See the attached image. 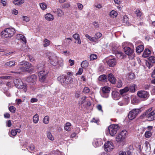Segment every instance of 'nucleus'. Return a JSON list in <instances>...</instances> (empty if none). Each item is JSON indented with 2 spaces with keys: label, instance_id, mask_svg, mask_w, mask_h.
Wrapping results in <instances>:
<instances>
[{
  "label": "nucleus",
  "instance_id": "f257e3e1",
  "mask_svg": "<svg viewBox=\"0 0 155 155\" xmlns=\"http://www.w3.org/2000/svg\"><path fill=\"white\" fill-rule=\"evenodd\" d=\"M58 80L63 86H66L68 84H73L75 81L73 77L61 75L58 78Z\"/></svg>",
  "mask_w": 155,
  "mask_h": 155
},
{
  "label": "nucleus",
  "instance_id": "f03ea898",
  "mask_svg": "<svg viewBox=\"0 0 155 155\" xmlns=\"http://www.w3.org/2000/svg\"><path fill=\"white\" fill-rule=\"evenodd\" d=\"M19 68L20 70L23 72H30L34 69L31 66V64L27 62H20L19 64Z\"/></svg>",
  "mask_w": 155,
  "mask_h": 155
},
{
  "label": "nucleus",
  "instance_id": "7ed1b4c3",
  "mask_svg": "<svg viewBox=\"0 0 155 155\" xmlns=\"http://www.w3.org/2000/svg\"><path fill=\"white\" fill-rule=\"evenodd\" d=\"M155 110H153L152 108L150 107L147 110L141 117H145L148 121L155 120Z\"/></svg>",
  "mask_w": 155,
  "mask_h": 155
},
{
  "label": "nucleus",
  "instance_id": "20e7f679",
  "mask_svg": "<svg viewBox=\"0 0 155 155\" xmlns=\"http://www.w3.org/2000/svg\"><path fill=\"white\" fill-rule=\"evenodd\" d=\"M15 32V30L14 28H5L1 32L2 37L4 38H11L12 37Z\"/></svg>",
  "mask_w": 155,
  "mask_h": 155
},
{
  "label": "nucleus",
  "instance_id": "39448f33",
  "mask_svg": "<svg viewBox=\"0 0 155 155\" xmlns=\"http://www.w3.org/2000/svg\"><path fill=\"white\" fill-rule=\"evenodd\" d=\"M14 82L16 87L18 88L23 89L25 92L27 91V85L23 83L21 80L19 78H16L14 79Z\"/></svg>",
  "mask_w": 155,
  "mask_h": 155
},
{
  "label": "nucleus",
  "instance_id": "423d86ee",
  "mask_svg": "<svg viewBox=\"0 0 155 155\" xmlns=\"http://www.w3.org/2000/svg\"><path fill=\"white\" fill-rule=\"evenodd\" d=\"M47 56L49 59V62L51 64L54 66L57 65L58 58L55 54L51 52H49L47 54Z\"/></svg>",
  "mask_w": 155,
  "mask_h": 155
},
{
  "label": "nucleus",
  "instance_id": "0eeeda50",
  "mask_svg": "<svg viewBox=\"0 0 155 155\" xmlns=\"http://www.w3.org/2000/svg\"><path fill=\"white\" fill-rule=\"evenodd\" d=\"M127 135V132L126 130H122L116 136V141L119 143L123 142Z\"/></svg>",
  "mask_w": 155,
  "mask_h": 155
},
{
  "label": "nucleus",
  "instance_id": "6e6552de",
  "mask_svg": "<svg viewBox=\"0 0 155 155\" xmlns=\"http://www.w3.org/2000/svg\"><path fill=\"white\" fill-rule=\"evenodd\" d=\"M119 128L117 124H113L109 126L108 129L110 135L112 136H114L117 133Z\"/></svg>",
  "mask_w": 155,
  "mask_h": 155
},
{
  "label": "nucleus",
  "instance_id": "1a4fd4ad",
  "mask_svg": "<svg viewBox=\"0 0 155 155\" xmlns=\"http://www.w3.org/2000/svg\"><path fill=\"white\" fill-rule=\"evenodd\" d=\"M140 111L139 109H134L131 110L128 114V117L129 119L132 120L135 118Z\"/></svg>",
  "mask_w": 155,
  "mask_h": 155
},
{
  "label": "nucleus",
  "instance_id": "9d476101",
  "mask_svg": "<svg viewBox=\"0 0 155 155\" xmlns=\"http://www.w3.org/2000/svg\"><path fill=\"white\" fill-rule=\"evenodd\" d=\"M124 51L125 54L129 56H130V58L132 59L134 57V50L132 48H131L127 46H125L124 48Z\"/></svg>",
  "mask_w": 155,
  "mask_h": 155
},
{
  "label": "nucleus",
  "instance_id": "9b49d317",
  "mask_svg": "<svg viewBox=\"0 0 155 155\" xmlns=\"http://www.w3.org/2000/svg\"><path fill=\"white\" fill-rule=\"evenodd\" d=\"M137 94L138 96L141 98L147 99L149 96V94L148 92L146 91L143 90H141L137 92Z\"/></svg>",
  "mask_w": 155,
  "mask_h": 155
},
{
  "label": "nucleus",
  "instance_id": "f8f14e48",
  "mask_svg": "<svg viewBox=\"0 0 155 155\" xmlns=\"http://www.w3.org/2000/svg\"><path fill=\"white\" fill-rule=\"evenodd\" d=\"M114 148L113 143L110 141H107L104 144V150L106 151L110 152Z\"/></svg>",
  "mask_w": 155,
  "mask_h": 155
},
{
  "label": "nucleus",
  "instance_id": "ddd939ff",
  "mask_svg": "<svg viewBox=\"0 0 155 155\" xmlns=\"http://www.w3.org/2000/svg\"><path fill=\"white\" fill-rule=\"evenodd\" d=\"M110 91V88L109 87H104L102 89L101 96L104 98H107L108 97V94Z\"/></svg>",
  "mask_w": 155,
  "mask_h": 155
},
{
  "label": "nucleus",
  "instance_id": "4468645a",
  "mask_svg": "<svg viewBox=\"0 0 155 155\" xmlns=\"http://www.w3.org/2000/svg\"><path fill=\"white\" fill-rule=\"evenodd\" d=\"M47 74V72L45 71H41L38 73V76L40 82H43L45 81Z\"/></svg>",
  "mask_w": 155,
  "mask_h": 155
},
{
  "label": "nucleus",
  "instance_id": "2eb2a0df",
  "mask_svg": "<svg viewBox=\"0 0 155 155\" xmlns=\"http://www.w3.org/2000/svg\"><path fill=\"white\" fill-rule=\"evenodd\" d=\"M37 77L35 74H32L28 77L26 79V81L30 84H33L35 83L36 81Z\"/></svg>",
  "mask_w": 155,
  "mask_h": 155
},
{
  "label": "nucleus",
  "instance_id": "dca6fc26",
  "mask_svg": "<svg viewBox=\"0 0 155 155\" xmlns=\"http://www.w3.org/2000/svg\"><path fill=\"white\" fill-rule=\"evenodd\" d=\"M103 144V140L101 139H95L93 142V145L95 147H99Z\"/></svg>",
  "mask_w": 155,
  "mask_h": 155
},
{
  "label": "nucleus",
  "instance_id": "f3484780",
  "mask_svg": "<svg viewBox=\"0 0 155 155\" xmlns=\"http://www.w3.org/2000/svg\"><path fill=\"white\" fill-rule=\"evenodd\" d=\"M108 81L111 83L115 84L116 82V79L112 74H109L107 76Z\"/></svg>",
  "mask_w": 155,
  "mask_h": 155
},
{
  "label": "nucleus",
  "instance_id": "a211bd4d",
  "mask_svg": "<svg viewBox=\"0 0 155 155\" xmlns=\"http://www.w3.org/2000/svg\"><path fill=\"white\" fill-rule=\"evenodd\" d=\"M45 19L48 21H52L54 18L53 15L50 13H47L45 16Z\"/></svg>",
  "mask_w": 155,
  "mask_h": 155
},
{
  "label": "nucleus",
  "instance_id": "6ab92c4d",
  "mask_svg": "<svg viewBox=\"0 0 155 155\" xmlns=\"http://www.w3.org/2000/svg\"><path fill=\"white\" fill-rule=\"evenodd\" d=\"M107 64L109 66L114 67L115 66L116 64V60L114 58L110 59L107 61Z\"/></svg>",
  "mask_w": 155,
  "mask_h": 155
},
{
  "label": "nucleus",
  "instance_id": "aec40b11",
  "mask_svg": "<svg viewBox=\"0 0 155 155\" xmlns=\"http://www.w3.org/2000/svg\"><path fill=\"white\" fill-rule=\"evenodd\" d=\"M112 95L113 98L115 100H118L120 98L119 94L116 91H114L112 92Z\"/></svg>",
  "mask_w": 155,
  "mask_h": 155
},
{
  "label": "nucleus",
  "instance_id": "412c9836",
  "mask_svg": "<svg viewBox=\"0 0 155 155\" xmlns=\"http://www.w3.org/2000/svg\"><path fill=\"white\" fill-rule=\"evenodd\" d=\"M43 46L44 47L49 46L51 43V41L47 38H45L43 41Z\"/></svg>",
  "mask_w": 155,
  "mask_h": 155
},
{
  "label": "nucleus",
  "instance_id": "4be33fe9",
  "mask_svg": "<svg viewBox=\"0 0 155 155\" xmlns=\"http://www.w3.org/2000/svg\"><path fill=\"white\" fill-rule=\"evenodd\" d=\"M73 37L76 41H77V43L79 44H81V39L80 38L79 35L77 33H75L73 35Z\"/></svg>",
  "mask_w": 155,
  "mask_h": 155
},
{
  "label": "nucleus",
  "instance_id": "5701e85b",
  "mask_svg": "<svg viewBox=\"0 0 155 155\" xmlns=\"http://www.w3.org/2000/svg\"><path fill=\"white\" fill-rule=\"evenodd\" d=\"M151 51L149 49H146L143 52L142 56L143 57L147 58L149 57Z\"/></svg>",
  "mask_w": 155,
  "mask_h": 155
},
{
  "label": "nucleus",
  "instance_id": "b1692460",
  "mask_svg": "<svg viewBox=\"0 0 155 155\" xmlns=\"http://www.w3.org/2000/svg\"><path fill=\"white\" fill-rule=\"evenodd\" d=\"M132 148V147L130 145L128 146L125 148V152L127 155H132V152L131 151Z\"/></svg>",
  "mask_w": 155,
  "mask_h": 155
},
{
  "label": "nucleus",
  "instance_id": "393cba45",
  "mask_svg": "<svg viewBox=\"0 0 155 155\" xmlns=\"http://www.w3.org/2000/svg\"><path fill=\"white\" fill-rule=\"evenodd\" d=\"M98 79L99 81L102 82H106L107 80V76L104 74L101 75L99 77Z\"/></svg>",
  "mask_w": 155,
  "mask_h": 155
},
{
  "label": "nucleus",
  "instance_id": "a878e982",
  "mask_svg": "<svg viewBox=\"0 0 155 155\" xmlns=\"http://www.w3.org/2000/svg\"><path fill=\"white\" fill-rule=\"evenodd\" d=\"M89 63L86 60L83 61L81 63V66L82 68H86L89 66Z\"/></svg>",
  "mask_w": 155,
  "mask_h": 155
},
{
  "label": "nucleus",
  "instance_id": "bb28decb",
  "mask_svg": "<svg viewBox=\"0 0 155 155\" xmlns=\"http://www.w3.org/2000/svg\"><path fill=\"white\" fill-rule=\"evenodd\" d=\"M24 2V0H14L13 3L15 5H20L23 4Z\"/></svg>",
  "mask_w": 155,
  "mask_h": 155
},
{
  "label": "nucleus",
  "instance_id": "cd10ccee",
  "mask_svg": "<svg viewBox=\"0 0 155 155\" xmlns=\"http://www.w3.org/2000/svg\"><path fill=\"white\" fill-rule=\"evenodd\" d=\"M116 55L119 58L122 59L124 58L126 56L125 55H124L123 53L121 52L117 51L116 54Z\"/></svg>",
  "mask_w": 155,
  "mask_h": 155
},
{
  "label": "nucleus",
  "instance_id": "c85d7f7f",
  "mask_svg": "<svg viewBox=\"0 0 155 155\" xmlns=\"http://www.w3.org/2000/svg\"><path fill=\"white\" fill-rule=\"evenodd\" d=\"M137 88V85L135 84H133L130 86V88H129V90L131 92H134L136 90Z\"/></svg>",
  "mask_w": 155,
  "mask_h": 155
},
{
  "label": "nucleus",
  "instance_id": "c756f323",
  "mask_svg": "<svg viewBox=\"0 0 155 155\" xmlns=\"http://www.w3.org/2000/svg\"><path fill=\"white\" fill-rule=\"evenodd\" d=\"M71 125V123L69 122L67 123L65 125L64 129L67 131H69L71 130L70 127Z\"/></svg>",
  "mask_w": 155,
  "mask_h": 155
},
{
  "label": "nucleus",
  "instance_id": "7c9ffc66",
  "mask_svg": "<svg viewBox=\"0 0 155 155\" xmlns=\"http://www.w3.org/2000/svg\"><path fill=\"white\" fill-rule=\"evenodd\" d=\"M144 46L142 45H140L137 46L136 48V52L138 53H140L142 52L143 50Z\"/></svg>",
  "mask_w": 155,
  "mask_h": 155
},
{
  "label": "nucleus",
  "instance_id": "2f4dec72",
  "mask_svg": "<svg viewBox=\"0 0 155 155\" xmlns=\"http://www.w3.org/2000/svg\"><path fill=\"white\" fill-rule=\"evenodd\" d=\"M56 13L57 16L58 17H62L64 15L63 11L60 8H58L57 9Z\"/></svg>",
  "mask_w": 155,
  "mask_h": 155
},
{
  "label": "nucleus",
  "instance_id": "473e14b6",
  "mask_svg": "<svg viewBox=\"0 0 155 155\" xmlns=\"http://www.w3.org/2000/svg\"><path fill=\"white\" fill-rule=\"evenodd\" d=\"M39 116L37 114H36L33 117V121L35 124H37L39 121Z\"/></svg>",
  "mask_w": 155,
  "mask_h": 155
},
{
  "label": "nucleus",
  "instance_id": "72a5a7b5",
  "mask_svg": "<svg viewBox=\"0 0 155 155\" xmlns=\"http://www.w3.org/2000/svg\"><path fill=\"white\" fill-rule=\"evenodd\" d=\"M123 21L124 25H129V23L128 22V18L126 16H124Z\"/></svg>",
  "mask_w": 155,
  "mask_h": 155
},
{
  "label": "nucleus",
  "instance_id": "f704fd0d",
  "mask_svg": "<svg viewBox=\"0 0 155 155\" xmlns=\"http://www.w3.org/2000/svg\"><path fill=\"white\" fill-rule=\"evenodd\" d=\"M47 136L48 139L52 141H53L54 140V137L50 132H47Z\"/></svg>",
  "mask_w": 155,
  "mask_h": 155
},
{
  "label": "nucleus",
  "instance_id": "c9c22d12",
  "mask_svg": "<svg viewBox=\"0 0 155 155\" xmlns=\"http://www.w3.org/2000/svg\"><path fill=\"white\" fill-rule=\"evenodd\" d=\"M109 15L111 17L114 18L117 17V13L116 12L112 10L110 12Z\"/></svg>",
  "mask_w": 155,
  "mask_h": 155
},
{
  "label": "nucleus",
  "instance_id": "e433bc0d",
  "mask_svg": "<svg viewBox=\"0 0 155 155\" xmlns=\"http://www.w3.org/2000/svg\"><path fill=\"white\" fill-rule=\"evenodd\" d=\"M129 91V88L127 87H126L124 89H121L120 91V94L121 95L127 92L128 91Z\"/></svg>",
  "mask_w": 155,
  "mask_h": 155
},
{
  "label": "nucleus",
  "instance_id": "4c0bfd02",
  "mask_svg": "<svg viewBox=\"0 0 155 155\" xmlns=\"http://www.w3.org/2000/svg\"><path fill=\"white\" fill-rule=\"evenodd\" d=\"M43 121L44 124H48L49 121V117L48 115L45 116L43 119Z\"/></svg>",
  "mask_w": 155,
  "mask_h": 155
},
{
  "label": "nucleus",
  "instance_id": "58836bf2",
  "mask_svg": "<svg viewBox=\"0 0 155 155\" xmlns=\"http://www.w3.org/2000/svg\"><path fill=\"white\" fill-rule=\"evenodd\" d=\"M85 36L87 38L89 39L90 41L96 42L95 38H94V37H91L87 34H86Z\"/></svg>",
  "mask_w": 155,
  "mask_h": 155
},
{
  "label": "nucleus",
  "instance_id": "ea45409f",
  "mask_svg": "<svg viewBox=\"0 0 155 155\" xmlns=\"http://www.w3.org/2000/svg\"><path fill=\"white\" fill-rule=\"evenodd\" d=\"M124 103L122 105H123L124 104H127L130 101V99L129 97L127 96H124Z\"/></svg>",
  "mask_w": 155,
  "mask_h": 155
},
{
  "label": "nucleus",
  "instance_id": "a19ab883",
  "mask_svg": "<svg viewBox=\"0 0 155 155\" xmlns=\"http://www.w3.org/2000/svg\"><path fill=\"white\" fill-rule=\"evenodd\" d=\"M145 147H147L146 151L147 152H149L150 150V145L148 141H146L145 143Z\"/></svg>",
  "mask_w": 155,
  "mask_h": 155
},
{
  "label": "nucleus",
  "instance_id": "79ce46f5",
  "mask_svg": "<svg viewBox=\"0 0 155 155\" xmlns=\"http://www.w3.org/2000/svg\"><path fill=\"white\" fill-rule=\"evenodd\" d=\"M39 5L41 8L42 10H45L47 8V5L46 3L44 2L41 3H40Z\"/></svg>",
  "mask_w": 155,
  "mask_h": 155
},
{
  "label": "nucleus",
  "instance_id": "37998d69",
  "mask_svg": "<svg viewBox=\"0 0 155 155\" xmlns=\"http://www.w3.org/2000/svg\"><path fill=\"white\" fill-rule=\"evenodd\" d=\"M58 62L57 65H58L60 66H62L63 65V60L61 58H58Z\"/></svg>",
  "mask_w": 155,
  "mask_h": 155
},
{
  "label": "nucleus",
  "instance_id": "c03bdc74",
  "mask_svg": "<svg viewBox=\"0 0 155 155\" xmlns=\"http://www.w3.org/2000/svg\"><path fill=\"white\" fill-rule=\"evenodd\" d=\"M102 36L101 34L99 32L96 33L95 35V37L94 38H95L96 39V42L97 41V39L100 38Z\"/></svg>",
  "mask_w": 155,
  "mask_h": 155
},
{
  "label": "nucleus",
  "instance_id": "a18cd8bd",
  "mask_svg": "<svg viewBox=\"0 0 155 155\" xmlns=\"http://www.w3.org/2000/svg\"><path fill=\"white\" fill-rule=\"evenodd\" d=\"M5 65L8 66H12L15 64L14 61H12L6 62L5 63Z\"/></svg>",
  "mask_w": 155,
  "mask_h": 155
},
{
  "label": "nucleus",
  "instance_id": "49530a36",
  "mask_svg": "<svg viewBox=\"0 0 155 155\" xmlns=\"http://www.w3.org/2000/svg\"><path fill=\"white\" fill-rule=\"evenodd\" d=\"M134 78V73H129L128 74V79L130 80H132Z\"/></svg>",
  "mask_w": 155,
  "mask_h": 155
},
{
  "label": "nucleus",
  "instance_id": "de8ad7c7",
  "mask_svg": "<svg viewBox=\"0 0 155 155\" xmlns=\"http://www.w3.org/2000/svg\"><path fill=\"white\" fill-rule=\"evenodd\" d=\"M97 58V56L95 54H91L90 57V58L91 60H93Z\"/></svg>",
  "mask_w": 155,
  "mask_h": 155
},
{
  "label": "nucleus",
  "instance_id": "09e8293b",
  "mask_svg": "<svg viewBox=\"0 0 155 155\" xmlns=\"http://www.w3.org/2000/svg\"><path fill=\"white\" fill-rule=\"evenodd\" d=\"M9 111L12 113H15V111L16 108L13 106H11L9 107Z\"/></svg>",
  "mask_w": 155,
  "mask_h": 155
},
{
  "label": "nucleus",
  "instance_id": "8fccbe9b",
  "mask_svg": "<svg viewBox=\"0 0 155 155\" xmlns=\"http://www.w3.org/2000/svg\"><path fill=\"white\" fill-rule=\"evenodd\" d=\"M152 135V133L150 131H147L145 133V136L146 138H149Z\"/></svg>",
  "mask_w": 155,
  "mask_h": 155
},
{
  "label": "nucleus",
  "instance_id": "3c124183",
  "mask_svg": "<svg viewBox=\"0 0 155 155\" xmlns=\"http://www.w3.org/2000/svg\"><path fill=\"white\" fill-rule=\"evenodd\" d=\"M148 59L149 61L152 63H155V57L154 56H151L149 57Z\"/></svg>",
  "mask_w": 155,
  "mask_h": 155
},
{
  "label": "nucleus",
  "instance_id": "603ef678",
  "mask_svg": "<svg viewBox=\"0 0 155 155\" xmlns=\"http://www.w3.org/2000/svg\"><path fill=\"white\" fill-rule=\"evenodd\" d=\"M122 83L121 80H118L117 82V87L118 88H120L122 87Z\"/></svg>",
  "mask_w": 155,
  "mask_h": 155
},
{
  "label": "nucleus",
  "instance_id": "864d4df0",
  "mask_svg": "<svg viewBox=\"0 0 155 155\" xmlns=\"http://www.w3.org/2000/svg\"><path fill=\"white\" fill-rule=\"evenodd\" d=\"M137 100L136 97L134 96H133L131 97V102L132 103L135 104L137 103Z\"/></svg>",
  "mask_w": 155,
  "mask_h": 155
},
{
  "label": "nucleus",
  "instance_id": "5fc2aeb1",
  "mask_svg": "<svg viewBox=\"0 0 155 155\" xmlns=\"http://www.w3.org/2000/svg\"><path fill=\"white\" fill-rule=\"evenodd\" d=\"M78 8L80 10H82L83 8V5L79 3H78L77 4Z\"/></svg>",
  "mask_w": 155,
  "mask_h": 155
},
{
  "label": "nucleus",
  "instance_id": "6e6d98bb",
  "mask_svg": "<svg viewBox=\"0 0 155 155\" xmlns=\"http://www.w3.org/2000/svg\"><path fill=\"white\" fill-rule=\"evenodd\" d=\"M90 91V89L87 87H84L83 92L85 93H88Z\"/></svg>",
  "mask_w": 155,
  "mask_h": 155
},
{
  "label": "nucleus",
  "instance_id": "4d7b16f0",
  "mask_svg": "<svg viewBox=\"0 0 155 155\" xmlns=\"http://www.w3.org/2000/svg\"><path fill=\"white\" fill-rule=\"evenodd\" d=\"M23 20L26 22H28L30 20V18L29 17L26 16H23L22 17Z\"/></svg>",
  "mask_w": 155,
  "mask_h": 155
},
{
  "label": "nucleus",
  "instance_id": "13d9d810",
  "mask_svg": "<svg viewBox=\"0 0 155 155\" xmlns=\"http://www.w3.org/2000/svg\"><path fill=\"white\" fill-rule=\"evenodd\" d=\"M22 37H23V35L20 34H18L16 36V39L18 40H21Z\"/></svg>",
  "mask_w": 155,
  "mask_h": 155
},
{
  "label": "nucleus",
  "instance_id": "bf43d9fd",
  "mask_svg": "<svg viewBox=\"0 0 155 155\" xmlns=\"http://www.w3.org/2000/svg\"><path fill=\"white\" fill-rule=\"evenodd\" d=\"M97 108L98 110L102 112H103V110L102 109V107L101 105L98 104L97 105Z\"/></svg>",
  "mask_w": 155,
  "mask_h": 155
},
{
  "label": "nucleus",
  "instance_id": "052dcab7",
  "mask_svg": "<svg viewBox=\"0 0 155 155\" xmlns=\"http://www.w3.org/2000/svg\"><path fill=\"white\" fill-rule=\"evenodd\" d=\"M135 13L138 17H140L142 15L141 12L139 10H137L136 11Z\"/></svg>",
  "mask_w": 155,
  "mask_h": 155
},
{
  "label": "nucleus",
  "instance_id": "680f3d73",
  "mask_svg": "<svg viewBox=\"0 0 155 155\" xmlns=\"http://www.w3.org/2000/svg\"><path fill=\"white\" fill-rule=\"evenodd\" d=\"M11 133L12 135L13 136H15L17 134L16 131L15 130H12Z\"/></svg>",
  "mask_w": 155,
  "mask_h": 155
},
{
  "label": "nucleus",
  "instance_id": "e2e57ef3",
  "mask_svg": "<svg viewBox=\"0 0 155 155\" xmlns=\"http://www.w3.org/2000/svg\"><path fill=\"white\" fill-rule=\"evenodd\" d=\"M150 85L149 84H145L143 86V87L145 90H148L150 88Z\"/></svg>",
  "mask_w": 155,
  "mask_h": 155
},
{
  "label": "nucleus",
  "instance_id": "0e129e2a",
  "mask_svg": "<svg viewBox=\"0 0 155 155\" xmlns=\"http://www.w3.org/2000/svg\"><path fill=\"white\" fill-rule=\"evenodd\" d=\"M70 6V4L69 3H65L63 5V7L64 8H69Z\"/></svg>",
  "mask_w": 155,
  "mask_h": 155
},
{
  "label": "nucleus",
  "instance_id": "69168bd1",
  "mask_svg": "<svg viewBox=\"0 0 155 155\" xmlns=\"http://www.w3.org/2000/svg\"><path fill=\"white\" fill-rule=\"evenodd\" d=\"M28 148L30 149V150L32 151L34 150L35 148V146L33 144H31L29 146Z\"/></svg>",
  "mask_w": 155,
  "mask_h": 155
},
{
  "label": "nucleus",
  "instance_id": "338daca9",
  "mask_svg": "<svg viewBox=\"0 0 155 155\" xmlns=\"http://www.w3.org/2000/svg\"><path fill=\"white\" fill-rule=\"evenodd\" d=\"M119 155H126V153L124 151L121 150L119 152Z\"/></svg>",
  "mask_w": 155,
  "mask_h": 155
},
{
  "label": "nucleus",
  "instance_id": "774afa93",
  "mask_svg": "<svg viewBox=\"0 0 155 155\" xmlns=\"http://www.w3.org/2000/svg\"><path fill=\"white\" fill-rule=\"evenodd\" d=\"M86 99V97L85 96L83 97L81 99V104L84 103Z\"/></svg>",
  "mask_w": 155,
  "mask_h": 155
}]
</instances>
